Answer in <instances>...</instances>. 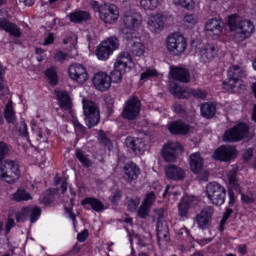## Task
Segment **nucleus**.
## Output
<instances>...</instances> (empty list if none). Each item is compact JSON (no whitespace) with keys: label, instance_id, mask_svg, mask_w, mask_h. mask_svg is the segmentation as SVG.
<instances>
[{"label":"nucleus","instance_id":"obj_1","mask_svg":"<svg viewBox=\"0 0 256 256\" xmlns=\"http://www.w3.org/2000/svg\"><path fill=\"white\" fill-rule=\"evenodd\" d=\"M123 27L120 30V35L126 41H134L131 47V53L134 57H143L145 55V44L138 41H143V18L141 14L135 11H128L122 17Z\"/></svg>","mask_w":256,"mask_h":256},{"label":"nucleus","instance_id":"obj_2","mask_svg":"<svg viewBox=\"0 0 256 256\" xmlns=\"http://www.w3.org/2000/svg\"><path fill=\"white\" fill-rule=\"evenodd\" d=\"M189 70L183 67H170V74H169V89L170 93L178 99H187V97H195V99H207V92L205 90H195L189 89L185 87L179 86L177 82L173 81H180V83H189Z\"/></svg>","mask_w":256,"mask_h":256},{"label":"nucleus","instance_id":"obj_3","mask_svg":"<svg viewBox=\"0 0 256 256\" xmlns=\"http://www.w3.org/2000/svg\"><path fill=\"white\" fill-rule=\"evenodd\" d=\"M227 27L233 33V40L235 43H241L245 39H249L255 31V25L249 20H241L237 14L228 16Z\"/></svg>","mask_w":256,"mask_h":256},{"label":"nucleus","instance_id":"obj_4","mask_svg":"<svg viewBox=\"0 0 256 256\" xmlns=\"http://www.w3.org/2000/svg\"><path fill=\"white\" fill-rule=\"evenodd\" d=\"M55 95L60 109L65 112L76 133H85V126L79 123L75 112H73V102L69 93L65 90H55Z\"/></svg>","mask_w":256,"mask_h":256},{"label":"nucleus","instance_id":"obj_5","mask_svg":"<svg viewBox=\"0 0 256 256\" xmlns=\"http://www.w3.org/2000/svg\"><path fill=\"white\" fill-rule=\"evenodd\" d=\"M246 75L245 67L242 65H233L228 70V81L223 83L226 91L231 93H239V89H245L243 85V77Z\"/></svg>","mask_w":256,"mask_h":256},{"label":"nucleus","instance_id":"obj_6","mask_svg":"<svg viewBox=\"0 0 256 256\" xmlns=\"http://www.w3.org/2000/svg\"><path fill=\"white\" fill-rule=\"evenodd\" d=\"M166 51L173 57H179L187 51V38L179 32L171 33L165 39Z\"/></svg>","mask_w":256,"mask_h":256},{"label":"nucleus","instance_id":"obj_7","mask_svg":"<svg viewBox=\"0 0 256 256\" xmlns=\"http://www.w3.org/2000/svg\"><path fill=\"white\" fill-rule=\"evenodd\" d=\"M119 49V39L112 36L103 40L96 48L95 55L99 61H107L114 51Z\"/></svg>","mask_w":256,"mask_h":256},{"label":"nucleus","instance_id":"obj_8","mask_svg":"<svg viewBox=\"0 0 256 256\" xmlns=\"http://www.w3.org/2000/svg\"><path fill=\"white\" fill-rule=\"evenodd\" d=\"M83 113H84V121L87 127H95V125H99V121L101 120V114L99 112V107L95 102L91 100H83Z\"/></svg>","mask_w":256,"mask_h":256},{"label":"nucleus","instance_id":"obj_9","mask_svg":"<svg viewBox=\"0 0 256 256\" xmlns=\"http://www.w3.org/2000/svg\"><path fill=\"white\" fill-rule=\"evenodd\" d=\"M21 177L19 165L14 161L7 160L0 165V179L6 183H15Z\"/></svg>","mask_w":256,"mask_h":256},{"label":"nucleus","instance_id":"obj_10","mask_svg":"<svg viewBox=\"0 0 256 256\" xmlns=\"http://www.w3.org/2000/svg\"><path fill=\"white\" fill-rule=\"evenodd\" d=\"M119 7L113 3H104L100 6L99 19L105 25H115L119 21Z\"/></svg>","mask_w":256,"mask_h":256},{"label":"nucleus","instance_id":"obj_11","mask_svg":"<svg viewBox=\"0 0 256 256\" xmlns=\"http://www.w3.org/2000/svg\"><path fill=\"white\" fill-rule=\"evenodd\" d=\"M206 195L212 205L220 207V205L225 203V188L217 182H211L207 185Z\"/></svg>","mask_w":256,"mask_h":256},{"label":"nucleus","instance_id":"obj_12","mask_svg":"<svg viewBox=\"0 0 256 256\" xmlns=\"http://www.w3.org/2000/svg\"><path fill=\"white\" fill-rule=\"evenodd\" d=\"M249 137V126L245 123H239L229 130H226L223 135V140L226 143H235Z\"/></svg>","mask_w":256,"mask_h":256},{"label":"nucleus","instance_id":"obj_13","mask_svg":"<svg viewBox=\"0 0 256 256\" xmlns=\"http://www.w3.org/2000/svg\"><path fill=\"white\" fill-rule=\"evenodd\" d=\"M192 47H195L196 55L202 63H208V61H211L217 55V48L213 44L194 41Z\"/></svg>","mask_w":256,"mask_h":256},{"label":"nucleus","instance_id":"obj_14","mask_svg":"<svg viewBox=\"0 0 256 256\" xmlns=\"http://www.w3.org/2000/svg\"><path fill=\"white\" fill-rule=\"evenodd\" d=\"M68 77L78 85H83L89 81V71L83 64L74 63L68 67Z\"/></svg>","mask_w":256,"mask_h":256},{"label":"nucleus","instance_id":"obj_15","mask_svg":"<svg viewBox=\"0 0 256 256\" xmlns=\"http://www.w3.org/2000/svg\"><path fill=\"white\" fill-rule=\"evenodd\" d=\"M39 217H41V209L35 205L24 207L16 213L17 223H23L29 218L31 223H37Z\"/></svg>","mask_w":256,"mask_h":256},{"label":"nucleus","instance_id":"obj_16","mask_svg":"<svg viewBox=\"0 0 256 256\" xmlns=\"http://www.w3.org/2000/svg\"><path fill=\"white\" fill-rule=\"evenodd\" d=\"M113 69L124 74L129 73L132 69H135L133 56H131L129 52H121L114 62Z\"/></svg>","mask_w":256,"mask_h":256},{"label":"nucleus","instance_id":"obj_17","mask_svg":"<svg viewBox=\"0 0 256 256\" xmlns=\"http://www.w3.org/2000/svg\"><path fill=\"white\" fill-rule=\"evenodd\" d=\"M237 166H233L230 172L227 174V181L229 185L228 196H229V206L233 207L235 205V192L241 193V186H239V181H237Z\"/></svg>","mask_w":256,"mask_h":256},{"label":"nucleus","instance_id":"obj_18","mask_svg":"<svg viewBox=\"0 0 256 256\" xmlns=\"http://www.w3.org/2000/svg\"><path fill=\"white\" fill-rule=\"evenodd\" d=\"M140 111H141V102L136 97H133L128 99V101L125 102L122 115L124 119L133 121V119H137Z\"/></svg>","mask_w":256,"mask_h":256},{"label":"nucleus","instance_id":"obj_19","mask_svg":"<svg viewBox=\"0 0 256 256\" xmlns=\"http://www.w3.org/2000/svg\"><path fill=\"white\" fill-rule=\"evenodd\" d=\"M179 153H183V146L178 142H168L162 148V157L167 163L175 162Z\"/></svg>","mask_w":256,"mask_h":256},{"label":"nucleus","instance_id":"obj_20","mask_svg":"<svg viewBox=\"0 0 256 256\" xmlns=\"http://www.w3.org/2000/svg\"><path fill=\"white\" fill-rule=\"evenodd\" d=\"M205 32L212 37V39H220V41H223V22L217 18L208 20L205 25Z\"/></svg>","mask_w":256,"mask_h":256},{"label":"nucleus","instance_id":"obj_21","mask_svg":"<svg viewBox=\"0 0 256 256\" xmlns=\"http://www.w3.org/2000/svg\"><path fill=\"white\" fill-rule=\"evenodd\" d=\"M9 19V12L5 9L0 10V29L6 31V33H10L14 37H21V31L17 25L10 23L7 21Z\"/></svg>","mask_w":256,"mask_h":256},{"label":"nucleus","instance_id":"obj_22","mask_svg":"<svg viewBox=\"0 0 256 256\" xmlns=\"http://www.w3.org/2000/svg\"><path fill=\"white\" fill-rule=\"evenodd\" d=\"M199 205V198L194 195H184L181 202L178 204V213L180 217H187L189 209H193Z\"/></svg>","mask_w":256,"mask_h":256},{"label":"nucleus","instance_id":"obj_23","mask_svg":"<svg viewBox=\"0 0 256 256\" xmlns=\"http://www.w3.org/2000/svg\"><path fill=\"white\" fill-rule=\"evenodd\" d=\"M235 157H237V149L231 145L221 146L213 154V159L216 161H231Z\"/></svg>","mask_w":256,"mask_h":256},{"label":"nucleus","instance_id":"obj_24","mask_svg":"<svg viewBox=\"0 0 256 256\" xmlns=\"http://www.w3.org/2000/svg\"><path fill=\"white\" fill-rule=\"evenodd\" d=\"M92 83L98 91H109L111 88V76L107 72H97L92 78Z\"/></svg>","mask_w":256,"mask_h":256},{"label":"nucleus","instance_id":"obj_25","mask_svg":"<svg viewBox=\"0 0 256 256\" xmlns=\"http://www.w3.org/2000/svg\"><path fill=\"white\" fill-rule=\"evenodd\" d=\"M165 27V16L157 12L150 14L147 21V28L152 33H161Z\"/></svg>","mask_w":256,"mask_h":256},{"label":"nucleus","instance_id":"obj_26","mask_svg":"<svg viewBox=\"0 0 256 256\" xmlns=\"http://www.w3.org/2000/svg\"><path fill=\"white\" fill-rule=\"evenodd\" d=\"M41 123H43V119L41 115L37 114L36 118L31 120L32 131L36 137V141H41L42 139V142H45L47 135H49V130L47 128H39Z\"/></svg>","mask_w":256,"mask_h":256},{"label":"nucleus","instance_id":"obj_27","mask_svg":"<svg viewBox=\"0 0 256 256\" xmlns=\"http://www.w3.org/2000/svg\"><path fill=\"white\" fill-rule=\"evenodd\" d=\"M213 213V207L207 206L197 215L196 223L200 229H207V227H209Z\"/></svg>","mask_w":256,"mask_h":256},{"label":"nucleus","instance_id":"obj_28","mask_svg":"<svg viewBox=\"0 0 256 256\" xmlns=\"http://www.w3.org/2000/svg\"><path fill=\"white\" fill-rule=\"evenodd\" d=\"M165 175L167 179H171L172 181H183L187 174L185 170L176 165H168L165 167Z\"/></svg>","mask_w":256,"mask_h":256},{"label":"nucleus","instance_id":"obj_29","mask_svg":"<svg viewBox=\"0 0 256 256\" xmlns=\"http://www.w3.org/2000/svg\"><path fill=\"white\" fill-rule=\"evenodd\" d=\"M125 145L132 149L137 155H143L145 153V142L141 138L127 137Z\"/></svg>","mask_w":256,"mask_h":256},{"label":"nucleus","instance_id":"obj_30","mask_svg":"<svg viewBox=\"0 0 256 256\" xmlns=\"http://www.w3.org/2000/svg\"><path fill=\"white\" fill-rule=\"evenodd\" d=\"M153 203H155V193L150 192L146 195L145 200L143 201L138 210V215L142 219H145L147 215H149V211H151V205H153Z\"/></svg>","mask_w":256,"mask_h":256},{"label":"nucleus","instance_id":"obj_31","mask_svg":"<svg viewBox=\"0 0 256 256\" xmlns=\"http://www.w3.org/2000/svg\"><path fill=\"white\" fill-rule=\"evenodd\" d=\"M190 130L189 125L183 123V121H174L168 124V131L172 135H187Z\"/></svg>","mask_w":256,"mask_h":256},{"label":"nucleus","instance_id":"obj_32","mask_svg":"<svg viewBox=\"0 0 256 256\" xmlns=\"http://www.w3.org/2000/svg\"><path fill=\"white\" fill-rule=\"evenodd\" d=\"M141 171L139 170V167L137 164L130 162L124 166V174H125V179L127 183H132L139 177Z\"/></svg>","mask_w":256,"mask_h":256},{"label":"nucleus","instance_id":"obj_33","mask_svg":"<svg viewBox=\"0 0 256 256\" xmlns=\"http://www.w3.org/2000/svg\"><path fill=\"white\" fill-rule=\"evenodd\" d=\"M189 163L192 173H200V171L203 169V157H201L199 152H195L190 155Z\"/></svg>","mask_w":256,"mask_h":256},{"label":"nucleus","instance_id":"obj_34","mask_svg":"<svg viewBox=\"0 0 256 256\" xmlns=\"http://www.w3.org/2000/svg\"><path fill=\"white\" fill-rule=\"evenodd\" d=\"M128 239L133 245L134 243L138 245V247H147L149 243H151V240L147 236H139V234H135V232H129L128 233Z\"/></svg>","mask_w":256,"mask_h":256},{"label":"nucleus","instance_id":"obj_35","mask_svg":"<svg viewBox=\"0 0 256 256\" xmlns=\"http://www.w3.org/2000/svg\"><path fill=\"white\" fill-rule=\"evenodd\" d=\"M70 198H69V205L67 206V204L64 205V209L66 211V214L68 215L69 219H71L74 227H77V220H75V214L72 212V208L74 205V199H75V191L73 190V188H70Z\"/></svg>","mask_w":256,"mask_h":256},{"label":"nucleus","instance_id":"obj_36","mask_svg":"<svg viewBox=\"0 0 256 256\" xmlns=\"http://www.w3.org/2000/svg\"><path fill=\"white\" fill-rule=\"evenodd\" d=\"M175 7H182L187 11H195L197 9V0H172Z\"/></svg>","mask_w":256,"mask_h":256},{"label":"nucleus","instance_id":"obj_37","mask_svg":"<svg viewBox=\"0 0 256 256\" xmlns=\"http://www.w3.org/2000/svg\"><path fill=\"white\" fill-rule=\"evenodd\" d=\"M69 19L71 23H83V21H89L90 15L86 11H75L69 14Z\"/></svg>","mask_w":256,"mask_h":256},{"label":"nucleus","instance_id":"obj_38","mask_svg":"<svg viewBox=\"0 0 256 256\" xmlns=\"http://www.w3.org/2000/svg\"><path fill=\"white\" fill-rule=\"evenodd\" d=\"M157 237L159 245H161V243H167V241H169V228L167 227V225L158 223Z\"/></svg>","mask_w":256,"mask_h":256},{"label":"nucleus","instance_id":"obj_39","mask_svg":"<svg viewBox=\"0 0 256 256\" xmlns=\"http://www.w3.org/2000/svg\"><path fill=\"white\" fill-rule=\"evenodd\" d=\"M81 205H83L84 207H86V205H89L97 213L105 209V207L103 206V203H101V201L95 198H85L84 200H82Z\"/></svg>","mask_w":256,"mask_h":256},{"label":"nucleus","instance_id":"obj_40","mask_svg":"<svg viewBox=\"0 0 256 256\" xmlns=\"http://www.w3.org/2000/svg\"><path fill=\"white\" fill-rule=\"evenodd\" d=\"M202 117L206 119H211L215 117L216 108L213 103H205L200 108Z\"/></svg>","mask_w":256,"mask_h":256},{"label":"nucleus","instance_id":"obj_41","mask_svg":"<svg viewBox=\"0 0 256 256\" xmlns=\"http://www.w3.org/2000/svg\"><path fill=\"white\" fill-rule=\"evenodd\" d=\"M33 199V196L29 192H26L25 189H18L13 195H12V201H18L21 203V201H31Z\"/></svg>","mask_w":256,"mask_h":256},{"label":"nucleus","instance_id":"obj_42","mask_svg":"<svg viewBox=\"0 0 256 256\" xmlns=\"http://www.w3.org/2000/svg\"><path fill=\"white\" fill-rule=\"evenodd\" d=\"M4 115L8 123H15L16 116H15V110L13 109V101H9L6 104Z\"/></svg>","mask_w":256,"mask_h":256},{"label":"nucleus","instance_id":"obj_43","mask_svg":"<svg viewBox=\"0 0 256 256\" xmlns=\"http://www.w3.org/2000/svg\"><path fill=\"white\" fill-rule=\"evenodd\" d=\"M45 75H46L50 85L55 87V85H57V83L59 81V78L57 76V68H55V67L48 68L45 72Z\"/></svg>","mask_w":256,"mask_h":256},{"label":"nucleus","instance_id":"obj_44","mask_svg":"<svg viewBox=\"0 0 256 256\" xmlns=\"http://www.w3.org/2000/svg\"><path fill=\"white\" fill-rule=\"evenodd\" d=\"M140 7L146 11H155L159 7V0H140Z\"/></svg>","mask_w":256,"mask_h":256},{"label":"nucleus","instance_id":"obj_45","mask_svg":"<svg viewBox=\"0 0 256 256\" xmlns=\"http://www.w3.org/2000/svg\"><path fill=\"white\" fill-rule=\"evenodd\" d=\"M167 195L174 200L177 199V197L180 195L179 187L171 185L166 186L162 196L165 198Z\"/></svg>","mask_w":256,"mask_h":256},{"label":"nucleus","instance_id":"obj_46","mask_svg":"<svg viewBox=\"0 0 256 256\" xmlns=\"http://www.w3.org/2000/svg\"><path fill=\"white\" fill-rule=\"evenodd\" d=\"M141 203V199L137 196H133L132 198H127V207L131 213L137 211V207Z\"/></svg>","mask_w":256,"mask_h":256},{"label":"nucleus","instance_id":"obj_47","mask_svg":"<svg viewBox=\"0 0 256 256\" xmlns=\"http://www.w3.org/2000/svg\"><path fill=\"white\" fill-rule=\"evenodd\" d=\"M197 21H199L197 15L186 14L183 18V25H186V27H193V25H197Z\"/></svg>","mask_w":256,"mask_h":256},{"label":"nucleus","instance_id":"obj_48","mask_svg":"<svg viewBox=\"0 0 256 256\" xmlns=\"http://www.w3.org/2000/svg\"><path fill=\"white\" fill-rule=\"evenodd\" d=\"M76 157L80 161V163H82V165H84V167L91 166V160H89V156H87V154H85V152H83L81 150H77Z\"/></svg>","mask_w":256,"mask_h":256},{"label":"nucleus","instance_id":"obj_49","mask_svg":"<svg viewBox=\"0 0 256 256\" xmlns=\"http://www.w3.org/2000/svg\"><path fill=\"white\" fill-rule=\"evenodd\" d=\"M123 75H125L124 72L121 71H117L115 68L113 69V71L111 72V83H121V81H123Z\"/></svg>","mask_w":256,"mask_h":256},{"label":"nucleus","instance_id":"obj_50","mask_svg":"<svg viewBox=\"0 0 256 256\" xmlns=\"http://www.w3.org/2000/svg\"><path fill=\"white\" fill-rule=\"evenodd\" d=\"M157 75H159V73H157V70L153 69V68H148L146 71H144L141 74V81H145V79H151L152 77H157Z\"/></svg>","mask_w":256,"mask_h":256},{"label":"nucleus","instance_id":"obj_51","mask_svg":"<svg viewBox=\"0 0 256 256\" xmlns=\"http://www.w3.org/2000/svg\"><path fill=\"white\" fill-rule=\"evenodd\" d=\"M99 141L104 147H107V149L111 151L113 144H111V140L102 132L99 133Z\"/></svg>","mask_w":256,"mask_h":256},{"label":"nucleus","instance_id":"obj_52","mask_svg":"<svg viewBox=\"0 0 256 256\" xmlns=\"http://www.w3.org/2000/svg\"><path fill=\"white\" fill-rule=\"evenodd\" d=\"M231 215H233V209L227 208L223 215V218L220 222V231H223V225H225L227 223V219H229V217H231Z\"/></svg>","mask_w":256,"mask_h":256},{"label":"nucleus","instance_id":"obj_53","mask_svg":"<svg viewBox=\"0 0 256 256\" xmlns=\"http://www.w3.org/2000/svg\"><path fill=\"white\" fill-rule=\"evenodd\" d=\"M231 215H233V209L227 208L223 215V218L220 222V231H223V225H225L227 223V219H229V217H231Z\"/></svg>","mask_w":256,"mask_h":256},{"label":"nucleus","instance_id":"obj_54","mask_svg":"<svg viewBox=\"0 0 256 256\" xmlns=\"http://www.w3.org/2000/svg\"><path fill=\"white\" fill-rule=\"evenodd\" d=\"M55 195V191L49 190L47 196H41L40 197V203H43L44 205H51V196Z\"/></svg>","mask_w":256,"mask_h":256},{"label":"nucleus","instance_id":"obj_55","mask_svg":"<svg viewBox=\"0 0 256 256\" xmlns=\"http://www.w3.org/2000/svg\"><path fill=\"white\" fill-rule=\"evenodd\" d=\"M12 227H15V220L11 218V215H9L5 225V233L9 234Z\"/></svg>","mask_w":256,"mask_h":256},{"label":"nucleus","instance_id":"obj_56","mask_svg":"<svg viewBox=\"0 0 256 256\" xmlns=\"http://www.w3.org/2000/svg\"><path fill=\"white\" fill-rule=\"evenodd\" d=\"M55 185H59L61 183V192L65 193V191H67V180H62L59 177H55L54 180Z\"/></svg>","mask_w":256,"mask_h":256},{"label":"nucleus","instance_id":"obj_57","mask_svg":"<svg viewBox=\"0 0 256 256\" xmlns=\"http://www.w3.org/2000/svg\"><path fill=\"white\" fill-rule=\"evenodd\" d=\"M3 73H5V71L0 69V95H5L9 91V89L3 85Z\"/></svg>","mask_w":256,"mask_h":256},{"label":"nucleus","instance_id":"obj_58","mask_svg":"<svg viewBox=\"0 0 256 256\" xmlns=\"http://www.w3.org/2000/svg\"><path fill=\"white\" fill-rule=\"evenodd\" d=\"M20 135H22L23 137H26V141H30L29 132H27V124H25V122H21Z\"/></svg>","mask_w":256,"mask_h":256},{"label":"nucleus","instance_id":"obj_59","mask_svg":"<svg viewBox=\"0 0 256 256\" xmlns=\"http://www.w3.org/2000/svg\"><path fill=\"white\" fill-rule=\"evenodd\" d=\"M55 61H65L67 59V53H63L61 51H57L55 56H54Z\"/></svg>","mask_w":256,"mask_h":256},{"label":"nucleus","instance_id":"obj_60","mask_svg":"<svg viewBox=\"0 0 256 256\" xmlns=\"http://www.w3.org/2000/svg\"><path fill=\"white\" fill-rule=\"evenodd\" d=\"M251 157H253V148H248L244 151L243 159L244 161H250Z\"/></svg>","mask_w":256,"mask_h":256},{"label":"nucleus","instance_id":"obj_61","mask_svg":"<svg viewBox=\"0 0 256 256\" xmlns=\"http://www.w3.org/2000/svg\"><path fill=\"white\" fill-rule=\"evenodd\" d=\"M241 200L243 201V203L250 205V203H253L255 201V198H253V196L242 194Z\"/></svg>","mask_w":256,"mask_h":256},{"label":"nucleus","instance_id":"obj_62","mask_svg":"<svg viewBox=\"0 0 256 256\" xmlns=\"http://www.w3.org/2000/svg\"><path fill=\"white\" fill-rule=\"evenodd\" d=\"M7 154V144L4 142H0V155L1 159H5V155Z\"/></svg>","mask_w":256,"mask_h":256},{"label":"nucleus","instance_id":"obj_63","mask_svg":"<svg viewBox=\"0 0 256 256\" xmlns=\"http://www.w3.org/2000/svg\"><path fill=\"white\" fill-rule=\"evenodd\" d=\"M87 237H89V232L86 230L78 234V241H80V243H85V241H87Z\"/></svg>","mask_w":256,"mask_h":256},{"label":"nucleus","instance_id":"obj_64","mask_svg":"<svg viewBox=\"0 0 256 256\" xmlns=\"http://www.w3.org/2000/svg\"><path fill=\"white\" fill-rule=\"evenodd\" d=\"M53 41H55V38L53 37V34L50 33V34H48L45 41L43 42V45L44 46L51 45V43H53Z\"/></svg>","mask_w":256,"mask_h":256}]
</instances>
